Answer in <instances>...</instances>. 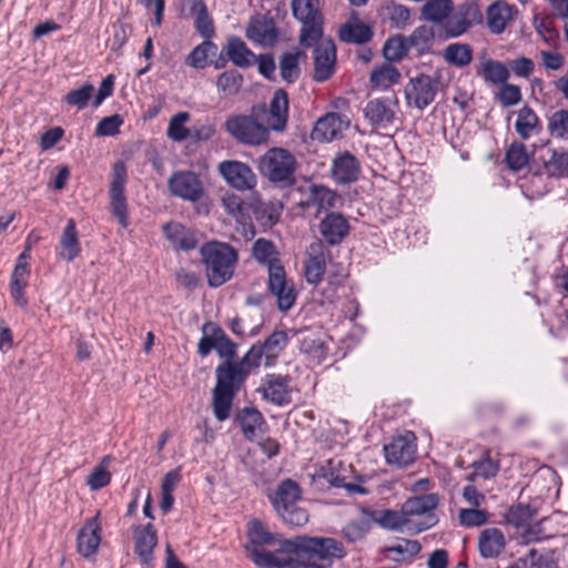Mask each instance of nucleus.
<instances>
[{
  "label": "nucleus",
  "instance_id": "1",
  "mask_svg": "<svg viewBox=\"0 0 568 568\" xmlns=\"http://www.w3.org/2000/svg\"><path fill=\"white\" fill-rule=\"evenodd\" d=\"M282 552L285 561L276 568H329L332 558L344 556L341 544L333 538L297 537L285 544Z\"/></svg>",
  "mask_w": 568,
  "mask_h": 568
},
{
  "label": "nucleus",
  "instance_id": "2",
  "mask_svg": "<svg viewBox=\"0 0 568 568\" xmlns=\"http://www.w3.org/2000/svg\"><path fill=\"white\" fill-rule=\"evenodd\" d=\"M294 539H283L281 535L272 534L264 524L258 520H252L248 529V541L245 544L247 557L258 567L273 568L275 565L285 561V544L293 542Z\"/></svg>",
  "mask_w": 568,
  "mask_h": 568
},
{
  "label": "nucleus",
  "instance_id": "3",
  "mask_svg": "<svg viewBox=\"0 0 568 568\" xmlns=\"http://www.w3.org/2000/svg\"><path fill=\"white\" fill-rule=\"evenodd\" d=\"M200 255L211 287H220L232 278L239 254L230 244L217 241L204 243Z\"/></svg>",
  "mask_w": 568,
  "mask_h": 568
},
{
  "label": "nucleus",
  "instance_id": "4",
  "mask_svg": "<svg viewBox=\"0 0 568 568\" xmlns=\"http://www.w3.org/2000/svg\"><path fill=\"white\" fill-rule=\"evenodd\" d=\"M270 500L281 518L292 526H303L308 521L307 511L300 507L301 489L298 485L286 479L268 495Z\"/></svg>",
  "mask_w": 568,
  "mask_h": 568
},
{
  "label": "nucleus",
  "instance_id": "5",
  "mask_svg": "<svg viewBox=\"0 0 568 568\" xmlns=\"http://www.w3.org/2000/svg\"><path fill=\"white\" fill-rule=\"evenodd\" d=\"M293 17L302 24L300 43L312 47L323 36L324 17L320 0H292Z\"/></svg>",
  "mask_w": 568,
  "mask_h": 568
},
{
  "label": "nucleus",
  "instance_id": "6",
  "mask_svg": "<svg viewBox=\"0 0 568 568\" xmlns=\"http://www.w3.org/2000/svg\"><path fill=\"white\" fill-rule=\"evenodd\" d=\"M258 169L272 182L292 183L296 159L283 148H272L260 159Z\"/></svg>",
  "mask_w": 568,
  "mask_h": 568
},
{
  "label": "nucleus",
  "instance_id": "7",
  "mask_svg": "<svg viewBox=\"0 0 568 568\" xmlns=\"http://www.w3.org/2000/svg\"><path fill=\"white\" fill-rule=\"evenodd\" d=\"M227 132L246 144H261L268 138V128L251 115H236L226 121Z\"/></svg>",
  "mask_w": 568,
  "mask_h": 568
},
{
  "label": "nucleus",
  "instance_id": "8",
  "mask_svg": "<svg viewBox=\"0 0 568 568\" xmlns=\"http://www.w3.org/2000/svg\"><path fill=\"white\" fill-rule=\"evenodd\" d=\"M438 90V81L427 74H417L410 78L405 87L407 104L418 110H424L435 99Z\"/></svg>",
  "mask_w": 568,
  "mask_h": 568
},
{
  "label": "nucleus",
  "instance_id": "9",
  "mask_svg": "<svg viewBox=\"0 0 568 568\" xmlns=\"http://www.w3.org/2000/svg\"><path fill=\"white\" fill-rule=\"evenodd\" d=\"M126 184V168L122 161L113 165L112 180L110 184V204L114 216L123 226H128L126 197L124 194Z\"/></svg>",
  "mask_w": 568,
  "mask_h": 568
},
{
  "label": "nucleus",
  "instance_id": "10",
  "mask_svg": "<svg viewBox=\"0 0 568 568\" xmlns=\"http://www.w3.org/2000/svg\"><path fill=\"white\" fill-rule=\"evenodd\" d=\"M245 36L256 45L271 48L277 42L280 31L273 18L257 13L251 17L245 28Z\"/></svg>",
  "mask_w": 568,
  "mask_h": 568
},
{
  "label": "nucleus",
  "instance_id": "11",
  "mask_svg": "<svg viewBox=\"0 0 568 568\" xmlns=\"http://www.w3.org/2000/svg\"><path fill=\"white\" fill-rule=\"evenodd\" d=\"M168 186L172 195L190 202L199 201L204 193L200 178L192 171L174 172Z\"/></svg>",
  "mask_w": 568,
  "mask_h": 568
},
{
  "label": "nucleus",
  "instance_id": "12",
  "mask_svg": "<svg viewBox=\"0 0 568 568\" xmlns=\"http://www.w3.org/2000/svg\"><path fill=\"white\" fill-rule=\"evenodd\" d=\"M268 288L276 297L277 306L281 311H288L296 301V291L294 284L286 278L282 265L271 266L268 274Z\"/></svg>",
  "mask_w": 568,
  "mask_h": 568
},
{
  "label": "nucleus",
  "instance_id": "13",
  "mask_svg": "<svg viewBox=\"0 0 568 568\" xmlns=\"http://www.w3.org/2000/svg\"><path fill=\"white\" fill-rule=\"evenodd\" d=\"M351 471V465L343 463L341 459L332 458L320 468L318 476L326 479L332 486L343 487L351 494H366L367 489L364 487L347 481Z\"/></svg>",
  "mask_w": 568,
  "mask_h": 568
},
{
  "label": "nucleus",
  "instance_id": "14",
  "mask_svg": "<svg viewBox=\"0 0 568 568\" xmlns=\"http://www.w3.org/2000/svg\"><path fill=\"white\" fill-rule=\"evenodd\" d=\"M291 378L281 374H267L262 379L258 392L263 399L276 405L284 406L291 403L292 387Z\"/></svg>",
  "mask_w": 568,
  "mask_h": 568
},
{
  "label": "nucleus",
  "instance_id": "15",
  "mask_svg": "<svg viewBox=\"0 0 568 568\" xmlns=\"http://www.w3.org/2000/svg\"><path fill=\"white\" fill-rule=\"evenodd\" d=\"M300 352L310 365L322 364L329 354L331 339L316 332H301L297 338Z\"/></svg>",
  "mask_w": 568,
  "mask_h": 568
},
{
  "label": "nucleus",
  "instance_id": "16",
  "mask_svg": "<svg viewBox=\"0 0 568 568\" xmlns=\"http://www.w3.org/2000/svg\"><path fill=\"white\" fill-rule=\"evenodd\" d=\"M374 520L383 528L407 530L414 534L422 532L435 525L434 518L429 516L426 520L416 523L414 527H410L402 508L399 510H378L374 514Z\"/></svg>",
  "mask_w": 568,
  "mask_h": 568
},
{
  "label": "nucleus",
  "instance_id": "17",
  "mask_svg": "<svg viewBox=\"0 0 568 568\" xmlns=\"http://www.w3.org/2000/svg\"><path fill=\"white\" fill-rule=\"evenodd\" d=\"M398 102L395 98H378L371 100L365 109V118L377 129H386L396 119Z\"/></svg>",
  "mask_w": 568,
  "mask_h": 568
},
{
  "label": "nucleus",
  "instance_id": "18",
  "mask_svg": "<svg viewBox=\"0 0 568 568\" xmlns=\"http://www.w3.org/2000/svg\"><path fill=\"white\" fill-rule=\"evenodd\" d=\"M314 49V80L326 81L334 72L336 48L332 39L317 40Z\"/></svg>",
  "mask_w": 568,
  "mask_h": 568
},
{
  "label": "nucleus",
  "instance_id": "19",
  "mask_svg": "<svg viewBox=\"0 0 568 568\" xmlns=\"http://www.w3.org/2000/svg\"><path fill=\"white\" fill-rule=\"evenodd\" d=\"M385 458L388 464L399 467L410 464L416 454L415 436L412 432L395 437L389 444L384 446Z\"/></svg>",
  "mask_w": 568,
  "mask_h": 568
},
{
  "label": "nucleus",
  "instance_id": "20",
  "mask_svg": "<svg viewBox=\"0 0 568 568\" xmlns=\"http://www.w3.org/2000/svg\"><path fill=\"white\" fill-rule=\"evenodd\" d=\"M438 501L437 494H426L405 500L402 504V509L406 519H408L409 526L414 527L416 523L424 521L429 516L436 521L433 510L438 506Z\"/></svg>",
  "mask_w": 568,
  "mask_h": 568
},
{
  "label": "nucleus",
  "instance_id": "21",
  "mask_svg": "<svg viewBox=\"0 0 568 568\" xmlns=\"http://www.w3.org/2000/svg\"><path fill=\"white\" fill-rule=\"evenodd\" d=\"M475 74L487 85H500L508 81L510 71L505 63L494 60L487 52H481L475 64Z\"/></svg>",
  "mask_w": 568,
  "mask_h": 568
},
{
  "label": "nucleus",
  "instance_id": "22",
  "mask_svg": "<svg viewBox=\"0 0 568 568\" xmlns=\"http://www.w3.org/2000/svg\"><path fill=\"white\" fill-rule=\"evenodd\" d=\"M221 175L237 190H250L255 186L256 178L251 168L239 161H223L219 164Z\"/></svg>",
  "mask_w": 568,
  "mask_h": 568
},
{
  "label": "nucleus",
  "instance_id": "23",
  "mask_svg": "<svg viewBox=\"0 0 568 568\" xmlns=\"http://www.w3.org/2000/svg\"><path fill=\"white\" fill-rule=\"evenodd\" d=\"M351 230L348 220L338 212H329L321 219L318 231L323 240L329 245H337L348 235Z\"/></svg>",
  "mask_w": 568,
  "mask_h": 568
},
{
  "label": "nucleus",
  "instance_id": "24",
  "mask_svg": "<svg viewBox=\"0 0 568 568\" xmlns=\"http://www.w3.org/2000/svg\"><path fill=\"white\" fill-rule=\"evenodd\" d=\"M101 532L100 513H98L94 517L88 519L79 530L77 536L78 552L85 558L93 556L99 549Z\"/></svg>",
  "mask_w": 568,
  "mask_h": 568
},
{
  "label": "nucleus",
  "instance_id": "25",
  "mask_svg": "<svg viewBox=\"0 0 568 568\" xmlns=\"http://www.w3.org/2000/svg\"><path fill=\"white\" fill-rule=\"evenodd\" d=\"M348 125L349 121L345 115L327 113L316 121L312 131V139L321 142H331L342 135Z\"/></svg>",
  "mask_w": 568,
  "mask_h": 568
},
{
  "label": "nucleus",
  "instance_id": "26",
  "mask_svg": "<svg viewBox=\"0 0 568 568\" xmlns=\"http://www.w3.org/2000/svg\"><path fill=\"white\" fill-rule=\"evenodd\" d=\"M326 260V250L322 242L317 241L308 246L304 262V274L307 283L318 284L323 280Z\"/></svg>",
  "mask_w": 568,
  "mask_h": 568
},
{
  "label": "nucleus",
  "instance_id": "27",
  "mask_svg": "<svg viewBox=\"0 0 568 568\" xmlns=\"http://www.w3.org/2000/svg\"><path fill=\"white\" fill-rule=\"evenodd\" d=\"M544 174L552 180L568 176V151L547 148L536 160Z\"/></svg>",
  "mask_w": 568,
  "mask_h": 568
},
{
  "label": "nucleus",
  "instance_id": "28",
  "mask_svg": "<svg viewBox=\"0 0 568 568\" xmlns=\"http://www.w3.org/2000/svg\"><path fill=\"white\" fill-rule=\"evenodd\" d=\"M332 178L338 184H349L357 181L361 174L358 160L349 152L338 153L333 160Z\"/></svg>",
  "mask_w": 568,
  "mask_h": 568
},
{
  "label": "nucleus",
  "instance_id": "29",
  "mask_svg": "<svg viewBox=\"0 0 568 568\" xmlns=\"http://www.w3.org/2000/svg\"><path fill=\"white\" fill-rule=\"evenodd\" d=\"M134 550L143 564L153 558V549L158 545V535L152 524L139 525L133 528Z\"/></svg>",
  "mask_w": 568,
  "mask_h": 568
},
{
  "label": "nucleus",
  "instance_id": "30",
  "mask_svg": "<svg viewBox=\"0 0 568 568\" xmlns=\"http://www.w3.org/2000/svg\"><path fill=\"white\" fill-rule=\"evenodd\" d=\"M247 375L236 362L226 361L216 367V388L237 393Z\"/></svg>",
  "mask_w": 568,
  "mask_h": 568
},
{
  "label": "nucleus",
  "instance_id": "31",
  "mask_svg": "<svg viewBox=\"0 0 568 568\" xmlns=\"http://www.w3.org/2000/svg\"><path fill=\"white\" fill-rule=\"evenodd\" d=\"M222 53L239 68H248L255 63L256 59V54L236 36L227 38Z\"/></svg>",
  "mask_w": 568,
  "mask_h": 568
},
{
  "label": "nucleus",
  "instance_id": "32",
  "mask_svg": "<svg viewBox=\"0 0 568 568\" xmlns=\"http://www.w3.org/2000/svg\"><path fill=\"white\" fill-rule=\"evenodd\" d=\"M163 233L174 248L190 251L197 245L194 232L179 222L164 224Z\"/></svg>",
  "mask_w": 568,
  "mask_h": 568
},
{
  "label": "nucleus",
  "instance_id": "33",
  "mask_svg": "<svg viewBox=\"0 0 568 568\" xmlns=\"http://www.w3.org/2000/svg\"><path fill=\"white\" fill-rule=\"evenodd\" d=\"M80 253L81 244L79 241L75 222L73 219H69L60 237L58 256L61 260L71 262L77 258Z\"/></svg>",
  "mask_w": 568,
  "mask_h": 568
},
{
  "label": "nucleus",
  "instance_id": "34",
  "mask_svg": "<svg viewBox=\"0 0 568 568\" xmlns=\"http://www.w3.org/2000/svg\"><path fill=\"white\" fill-rule=\"evenodd\" d=\"M506 546V538L498 528H486L478 537V550L484 558H496Z\"/></svg>",
  "mask_w": 568,
  "mask_h": 568
},
{
  "label": "nucleus",
  "instance_id": "35",
  "mask_svg": "<svg viewBox=\"0 0 568 568\" xmlns=\"http://www.w3.org/2000/svg\"><path fill=\"white\" fill-rule=\"evenodd\" d=\"M288 97L287 93L278 89L275 91L271 105L270 118L267 120L268 129L282 131L287 122Z\"/></svg>",
  "mask_w": 568,
  "mask_h": 568
},
{
  "label": "nucleus",
  "instance_id": "36",
  "mask_svg": "<svg viewBox=\"0 0 568 568\" xmlns=\"http://www.w3.org/2000/svg\"><path fill=\"white\" fill-rule=\"evenodd\" d=\"M305 59L306 54L301 50L284 52L278 61L282 80L288 84L296 82L301 75V62Z\"/></svg>",
  "mask_w": 568,
  "mask_h": 568
},
{
  "label": "nucleus",
  "instance_id": "37",
  "mask_svg": "<svg viewBox=\"0 0 568 568\" xmlns=\"http://www.w3.org/2000/svg\"><path fill=\"white\" fill-rule=\"evenodd\" d=\"M542 130L540 120L536 112L529 108L524 106L517 113L515 121V131L523 140L538 135Z\"/></svg>",
  "mask_w": 568,
  "mask_h": 568
},
{
  "label": "nucleus",
  "instance_id": "38",
  "mask_svg": "<svg viewBox=\"0 0 568 568\" xmlns=\"http://www.w3.org/2000/svg\"><path fill=\"white\" fill-rule=\"evenodd\" d=\"M381 12L383 20L394 29L404 30L412 24L410 10L402 3L388 1L383 4Z\"/></svg>",
  "mask_w": 568,
  "mask_h": 568
},
{
  "label": "nucleus",
  "instance_id": "39",
  "mask_svg": "<svg viewBox=\"0 0 568 568\" xmlns=\"http://www.w3.org/2000/svg\"><path fill=\"white\" fill-rule=\"evenodd\" d=\"M30 270L27 263H17L11 275L10 293L14 303L20 307L27 306L24 290L28 285Z\"/></svg>",
  "mask_w": 568,
  "mask_h": 568
},
{
  "label": "nucleus",
  "instance_id": "40",
  "mask_svg": "<svg viewBox=\"0 0 568 568\" xmlns=\"http://www.w3.org/2000/svg\"><path fill=\"white\" fill-rule=\"evenodd\" d=\"M513 18V7L505 2H496L487 10V26L490 32L501 33Z\"/></svg>",
  "mask_w": 568,
  "mask_h": 568
},
{
  "label": "nucleus",
  "instance_id": "41",
  "mask_svg": "<svg viewBox=\"0 0 568 568\" xmlns=\"http://www.w3.org/2000/svg\"><path fill=\"white\" fill-rule=\"evenodd\" d=\"M237 419L245 438L248 440L255 439L265 425L263 415L256 408H243Z\"/></svg>",
  "mask_w": 568,
  "mask_h": 568
},
{
  "label": "nucleus",
  "instance_id": "42",
  "mask_svg": "<svg viewBox=\"0 0 568 568\" xmlns=\"http://www.w3.org/2000/svg\"><path fill=\"white\" fill-rule=\"evenodd\" d=\"M190 11L194 17V27L196 31L204 38V40H211L215 34V30L213 20L207 12L204 1L193 0Z\"/></svg>",
  "mask_w": 568,
  "mask_h": 568
},
{
  "label": "nucleus",
  "instance_id": "43",
  "mask_svg": "<svg viewBox=\"0 0 568 568\" xmlns=\"http://www.w3.org/2000/svg\"><path fill=\"white\" fill-rule=\"evenodd\" d=\"M217 45L211 40H204L195 45L191 52L185 57V65L194 70H204L209 65L211 55H215Z\"/></svg>",
  "mask_w": 568,
  "mask_h": 568
},
{
  "label": "nucleus",
  "instance_id": "44",
  "mask_svg": "<svg viewBox=\"0 0 568 568\" xmlns=\"http://www.w3.org/2000/svg\"><path fill=\"white\" fill-rule=\"evenodd\" d=\"M288 343V333L284 331L273 332L261 345L265 354V366H273L280 354Z\"/></svg>",
  "mask_w": 568,
  "mask_h": 568
},
{
  "label": "nucleus",
  "instance_id": "45",
  "mask_svg": "<svg viewBox=\"0 0 568 568\" xmlns=\"http://www.w3.org/2000/svg\"><path fill=\"white\" fill-rule=\"evenodd\" d=\"M236 393L214 387L212 390V409L219 422H224L231 416L233 400Z\"/></svg>",
  "mask_w": 568,
  "mask_h": 568
},
{
  "label": "nucleus",
  "instance_id": "46",
  "mask_svg": "<svg viewBox=\"0 0 568 568\" xmlns=\"http://www.w3.org/2000/svg\"><path fill=\"white\" fill-rule=\"evenodd\" d=\"M338 33L339 39L347 43H365L373 37L371 28L361 21L343 24Z\"/></svg>",
  "mask_w": 568,
  "mask_h": 568
},
{
  "label": "nucleus",
  "instance_id": "47",
  "mask_svg": "<svg viewBox=\"0 0 568 568\" xmlns=\"http://www.w3.org/2000/svg\"><path fill=\"white\" fill-rule=\"evenodd\" d=\"M450 0H428L422 8V18L426 21L442 23L453 12Z\"/></svg>",
  "mask_w": 568,
  "mask_h": 568
},
{
  "label": "nucleus",
  "instance_id": "48",
  "mask_svg": "<svg viewBox=\"0 0 568 568\" xmlns=\"http://www.w3.org/2000/svg\"><path fill=\"white\" fill-rule=\"evenodd\" d=\"M337 200V194L331 189L323 185H313L310 192L308 205L315 207L320 213L333 209Z\"/></svg>",
  "mask_w": 568,
  "mask_h": 568
},
{
  "label": "nucleus",
  "instance_id": "49",
  "mask_svg": "<svg viewBox=\"0 0 568 568\" xmlns=\"http://www.w3.org/2000/svg\"><path fill=\"white\" fill-rule=\"evenodd\" d=\"M399 78V71L393 64L386 62L372 71L371 83L375 89L386 90L397 83Z\"/></svg>",
  "mask_w": 568,
  "mask_h": 568
},
{
  "label": "nucleus",
  "instance_id": "50",
  "mask_svg": "<svg viewBox=\"0 0 568 568\" xmlns=\"http://www.w3.org/2000/svg\"><path fill=\"white\" fill-rule=\"evenodd\" d=\"M443 58L452 65L463 68L473 60V49L467 43H450L443 51Z\"/></svg>",
  "mask_w": 568,
  "mask_h": 568
},
{
  "label": "nucleus",
  "instance_id": "51",
  "mask_svg": "<svg viewBox=\"0 0 568 568\" xmlns=\"http://www.w3.org/2000/svg\"><path fill=\"white\" fill-rule=\"evenodd\" d=\"M252 253L258 263L267 265L268 274L271 273V266L281 265L278 260V252L270 240H256L253 244Z\"/></svg>",
  "mask_w": 568,
  "mask_h": 568
},
{
  "label": "nucleus",
  "instance_id": "52",
  "mask_svg": "<svg viewBox=\"0 0 568 568\" xmlns=\"http://www.w3.org/2000/svg\"><path fill=\"white\" fill-rule=\"evenodd\" d=\"M531 153L521 142H513L505 153V162L511 171H520L528 165Z\"/></svg>",
  "mask_w": 568,
  "mask_h": 568
},
{
  "label": "nucleus",
  "instance_id": "53",
  "mask_svg": "<svg viewBox=\"0 0 568 568\" xmlns=\"http://www.w3.org/2000/svg\"><path fill=\"white\" fill-rule=\"evenodd\" d=\"M243 84V75L234 69L226 70L217 75L216 88L224 97H232L240 92Z\"/></svg>",
  "mask_w": 568,
  "mask_h": 568
},
{
  "label": "nucleus",
  "instance_id": "54",
  "mask_svg": "<svg viewBox=\"0 0 568 568\" xmlns=\"http://www.w3.org/2000/svg\"><path fill=\"white\" fill-rule=\"evenodd\" d=\"M554 186V180L544 174V170L538 166L537 171L531 173L525 185L528 196L539 197L547 194Z\"/></svg>",
  "mask_w": 568,
  "mask_h": 568
},
{
  "label": "nucleus",
  "instance_id": "55",
  "mask_svg": "<svg viewBox=\"0 0 568 568\" xmlns=\"http://www.w3.org/2000/svg\"><path fill=\"white\" fill-rule=\"evenodd\" d=\"M406 38L410 48H414L418 53H425L428 52L434 44L435 32L430 27L419 26Z\"/></svg>",
  "mask_w": 568,
  "mask_h": 568
},
{
  "label": "nucleus",
  "instance_id": "56",
  "mask_svg": "<svg viewBox=\"0 0 568 568\" xmlns=\"http://www.w3.org/2000/svg\"><path fill=\"white\" fill-rule=\"evenodd\" d=\"M111 462L112 457L110 455L104 456L87 477V485L91 490L102 489L110 484L111 473L108 470V467Z\"/></svg>",
  "mask_w": 568,
  "mask_h": 568
},
{
  "label": "nucleus",
  "instance_id": "57",
  "mask_svg": "<svg viewBox=\"0 0 568 568\" xmlns=\"http://www.w3.org/2000/svg\"><path fill=\"white\" fill-rule=\"evenodd\" d=\"M253 214L263 227H271L280 219L281 206L272 202H257L253 206Z\"/></svg>",
  "mask_w": 568,
  "mask_h": 568
},
{
  "label": "nucleus",
  "instance_id": "58",
  "mask_svg": "<svg viewBox=\"0 0 568 568\" xmlns=\"http://www.w3.org/2000/svg\"><path fill=\"white\" fill-rule=\"evenodd\" d=\"M547 120L549 134L554 139L568 141V110H557Z\"/></svg>",
  "mask_w": 568,
  "mask_h": 568
},
{
  "label": "nucleus",
  "instance_id": "59",
  "mask_svg": "<svg viewBox=\"0 0 568 568\" xmlns=\"http://www.w3.org/2000/svg\"><path fill=\"white\" fill-rule=\"evenodd\" d=\"M190 120V114L187 112H179L174 114L169 122L166 134L169 139L174 142H182L186 140L191 132L185 126V123Z\"/></svg>",
  "mask_w": 568,
  "mask_h": 568
},
{
  "label": "nucleus",
  "instance_id": "60",
  "mask_svg": "<svg viewBox=\"0 0 568 568\" xmlns=\"http://www.w3.org/2000/svg\"><path fill=\"white\" fill-rule=\"evenodd\" d=\"M222 204L227 214L237 221L244 220L247 215L248 206L239 194L233 192L225 193L222 197Z\"/></svg>",
  "mask_w": 568,
  "mask_h": 568
},
{
  "label": "nucleus",
  "instance_id": "61",
  "mask_svg": "<svg viewBox=\"0 0 568 568\" xmlns=\"http://www.w3.org/2000/svg\"><path fill=\"white\" fill-rule=\"evenodd\" d=\"M409 49L410 47L407 38L404 36H396L386 41L383 52L388 61H398Z\"/></svg>",
  "mask_w": 568,
  "mask_h": 568
},
{
  "label": "nucleus",
  "instance_id": "62",
  "mask_svg": "<svg viewBox=\"0 0 568 568\" xmlns=\"http://www.w3.org/2000/svg\"><path fill=\"white\" fill-rule=\"evenodd\" d=\"M474 471L468 476V480L474 481L475 479H489L497 475L499 470L498 462L487 457L477 460L473 464Z\"/></svg>",
  "mask_w": 568,
  "mask_h": 568
},
{
  "label": "nucleus",
  "instance_id": "63",
  "mask_svg": "<svg viewBox=\"0 0 568 568\" xmlns=\"http://www.w3.org/2000/svg\"><path fill=\"white\" fill-rule=\"evenodd\" d=\"M479 507H470L460 509L458 514L459 523L465 527H478L488 521V513L478 509Z\"/></svg>",
  "mask_w": 568,
  "mask_h": 568
},
{
  "label": "nucleus",
  "instance_id": "64",
  "mask_svg": "<svg viewBox=\"0 0 568 568\" xmlns=\"http://www.w3.org/2000/svg\"><path fill=\"white\" fill-rule=\"evenodd\" d=\"M263 358L265 359L263 348H261L260 344H255L247 351L244 357L236 363L248 376L253 371L261 366Z\"/></svg>",
  "mask_w": 568,
  "mask_h": 568
}]
</instances>
